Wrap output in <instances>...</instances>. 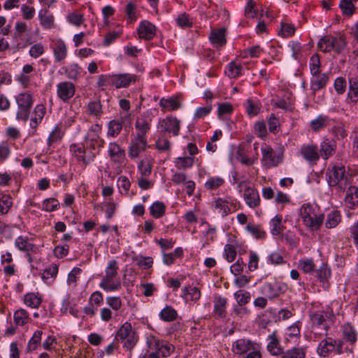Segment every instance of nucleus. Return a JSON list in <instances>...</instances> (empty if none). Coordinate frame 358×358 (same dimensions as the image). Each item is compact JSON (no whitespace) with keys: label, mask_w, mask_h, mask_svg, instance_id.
Segmentation results:
<instances>
[{"label":"nucleus","mask_w":358,"mask_h":358,"mask_svg":"<svg viewBox=\"0 0 358 358\" xmlns=\"http://www.w3.org/2000/svg\"><path fill=\"white\" fill-rule=\"evenodd\" d=\"M299 215L304 226L310 231H317L324 222V215L317 207L305 203L299 209Z\"/></svg>","instance_id":"nucleus-1"},{"label":"nucleus","mask_w":358,"mask_h":358,"mask_svg":"<svg viewBox=\"0 0 358 358\" xmlns=\"http://www.w3.org/2000/svg\"><path fill=\"white\" fill-rule=\"evenodd\" d=\"M335 314L331 307H327L322 311H317L310 315L312 332L314 335L327 336L329 329V321H333Z\"/></svg>","instance_id":"nucleus-2"},{"label":"nucleus","mask_w":358,"mask_h":358,"mask_svg":"<svg viewBox=\"0 0 358 358\" xmlns=\"http://www.w3.org/2000/svg\"><path fill=\"white\" fill-rule=\"evenodd\" d=\"M138 76L131 73H119L113 75H100L97 85L99 87L114 86L117 89L128 87L131 84L135 83Z\"/></svg>","instance_id":"nucleus-3"},{"label":"nucleus","mask_w":358,"mask_h":358,"mask_svg":"<svg viewBox=\"0 0 358 358\" xmlns=\"http://www.w3.org/2000/svg\"><path fill=\"white\" fill-rule=\"evenodd\" d=\"M117 263L112 259L108 262L106 268L105 275L99 283V287L106 292H115L119 290L122 287L120 279L116 278L117 275Z\"/></svg>","instance_id":"nucleus-4"},{"label":"nucleus","mask_w":358,"mask_h":358,"mask_svg":"<svg viewBox=\"0 0 358 358\" xmlns=\"http://www.w3.org/2000/svg\"><path fill=\"white\" fill-rule=\"evenodd\" d=\"M115 340L123 343V348L131 354L132 349L138 341V336L129 322L124 323L117 331Z\"/></svg>","instance_id":"nucleus-5"},{"label":"nucleus","mask_w":358,"mask_h":358,"mask_svg":"<svg viewBox=\"0 0 358 358\" xmlns=\"http://www.w3.org/2000/svg\"><path fill=\"white\" fill-rule=\"evenodd\" d=\"M327 176L330 186H336L342 191H344L349 184L348 178L345 176V169L343 165H334L329 169Z\"/></svg>","instance_id":"nucleus-6"},{"label":"nucleus","mask_w":358,"mask_h":358,"mask_svg":"<svg viewBox=\"0 0 358 358\" xmlns=\"http://www.w3.org/2000/svg\"><path fill=\"white\" fill-rule=\"evenodd\" d=\"M15 101L18 108L16 114L17 119L23 121L27 120L34 101L33 95L28 92H24L16 96Z\"/></svg>","instance_id":"nucleus-7"},{"label":"nucleus","mask_w":358,"mask_h":358,"mask_svg":"<svg viewBox=\"0 0 358 358\" xmlns=\"http://www.w3.org/2000/svg\"><path fill=\"white\" fill-rule=\"evenodd\" d=\"M346 42L343 36L334 37L326 35L320 39L317 47L323 52H329L334 50L336 53H341L345 48Z\"/></svg>","instance_id":"nucleus-8"},{"label":"nucleus","mask_w":358,"mask_h":358,"mask_svg":"<svg viewBox=\"0 0 358 358\" xmlns=\"http://www.w3.org/2000/svg\"><path fill=\"white\" fill-rule=\"evenodd\" d=\"M238 202L231 196L224 198H215L212 207L222 217H225L228 215L237 210Z\"/></svg>","instance_id":"nucleus-9"},{"label":"nucleus","mask_w":358,"mask_h":358,"mask_svg":"<svg viewBox=\"0 0 358 358\" xmlns=\"http://www.w3.org/2000/svg\"><path fill=\"white\" fill-rule=\"evenodd\" d=\"M70 151L77 161L81 162L85 167L92 163L96 155L94 150H90L85 145L74 143L70 146Z\"/></svg>","instance_id":"nucleus-10"},{"label":"nucleus","mask_w":358,"mask_h":358,"mask_svg":"<svg viewBox=\"0 0 358 358\" xmlns=\"http://www.w3.org/2000/svg\"><path fill=\"white\" fill-rule=\"evenodd\" d=\"M101 127L99 124L92 125L84 137V145L90 150H95L103 147L105 141L101 137Z\"/></svg>","instance_id":"nucleus-11"},{"label":"nucleus","mask_w":358,"mask_h":358,"mask_svg":"<svg viewBox=\"0 0 358 358\" xmlns=\"http://www.w3.org/2000/svg\"><path fill=\"white\" fill-rule=\"evenodd\" d=\"M146 343L150 350L157 351L163 357H169L175 350L172 344L166 341L159 340L152 335L147 336Z\"/></svg>","instance_id":"nucleus-12"},{"label":"nucleus","mask_w":358,"mask_h":358,"mask_svg":"<svg viewBox=\"0 0 358 358\" xmlns=\"http://www.w3.org/2000/svg\"><path fill=\"white\" fill-rule=\"evenodd\" d=\"M262 158V162L268 167H275L282 162V154L275 152L266 143H263L261 148Z\"/></svg>","instance_id":"nucleus-13"},{"label":"nucleus","mask_w":358,"mask_h":358,"mask_svg":"<svg viewBox=\"0 0 358 358\" xmlns=\"http://www.w3.org/2000/svg\"><path fill=\"white\" fill-rule=\"evenodd\" d=\"M333 351L337 354H341L343 352L342 341H336L331 338H328L322 340L317 347V352L319 355L322 357L328 356Z\"/></svg>","instance_id":"nucleus-14"},{"label":"nucleus","mask_w":358,"mask_h":358,"mask_svg":"<svg viewBox=\"0 0 358 358\" xmlns=\"http://www.w3.org/2000/svg\"><path fill=\"white\" fill-rule=\"evenodd\" d=\"M299 155L311 165H315L320 158L317 145L313 143L301 145Z\"/></svg>","instance_id":"nucleus-15"},{"label":"nucleus","mask_w":358,"mask_h":358,"mask_svg":"<svg viewBox=\"0 0 358 358\" xmlns=\"http://www.w3.org/2000/svg\"><path fill=\"white\" fill-rule=\"evenodd\" d=\"M57 97L64 103H68L76 93L75 85L69 81H62L57 84Z\"/></svg>","instance_id":"nucleus-16"},{"label":"nucleus","mask_w":358,"mask_h":358,"mask_svg":"<svg viewBox=\"0 0 358 358\" xmlns=\"http://www.w3.org/2000/svg\"><path fill=\"white\" fill-rule=\"evenodd\" d=\"M103 302V296L99 291L94 292L90 296L87 304L83 308V313L88 317H94L98 308Z\"/></svg>","instance_id":"nucleus-17"},{"label":"nucleus","mask_w":358,"mask_h":358,"mask_svg":"<svg viewBox=\"0 0 358 358\" xmlns=\"http://www.w3.org/2000/svg\"><path fill=\"white\" fill-rule=\"evenodd\" d=\"M148 147L146 138L134 137L131 140L128 148V155L131 159H137L141 152Z\"/></svg>","instance_id":"nucleus-18"},{"label":"nucleus","mask_w":358,"mask_h":358,"mask_svg":"<svg viewBox=\"0 0 358 358\" xmlns=\"http://www.w3.org/2000/svg\"><path fill=\"white\" fill-rule=\"evenodd\" d=\"M243 197L250 208H255L260 206L261 200L258 191L250 185H245Z\"/></svg>","instance_id":"nucleus-19"},{"label":"nucleus","mask_w":358,"mask_h":358,"mask_svg":"<svg viewBox=\"0 0 358 358\" xmlns=\"http://www.w3.org/2000/svg\"><path fill=\"white\" fill-rule=\"evenodd\" d=\"M152 118L149 115H143L138 117L135 122L136 134L135 137L146 138V134L150 129Z\"/></svg>","instance_id":"nucleus-20"},{"label":"nucleus","mask_w":358,"mask_h":358,"mask_svg":"<svg viewBox=\"0 0 358 358\" xmlns=\"http://www.w3.org/2000/svg\"><path fill=\"white\" fill-rule=\"evenodd\" d=\"M108 157L116 164H122L125 159V150L116 142H111L108 145Z\"/></svg>","instance_id":"nucleus-21"},{"label":"nucleus","mask_w":358,"mask_h":358,"mask_svg":"<svg viewBox=\"0 0 358 358\" xmlns=\"http://www.w3.org/2000/svg\"><path fill=\"white\" fill-rule=\"evenodd\" d=\"M54 58L56 62H63L67 57V46L62 39L54 40L51 44Z\"/></svg>","instance_id":"nucleus-22"},{"label":"nucleus","mask_w":358,"mask_h":358,"mask_svg":"<svg viewBox=\"0 0 358 358\" xmlns=\"http://www.w3.org/2000/svg\"><path fill=\"white\" fill-rule=\"evenodd\" d=\"M137 32L141 38L151 40L156 34V27L148 20H143L138 25Z\"/></svg>","instance_id":"nucleus-23"},{"label":"nucleus","mask_w":358,"mask_h":358,"mask_svg":"<svg viewBox=\"0 0 358 358\" xmlns=\"http://www.w3.org/2000/svg\"><path fill=\"white\" fill-rule=\"evenodd\" d=\"M159 127L162 128L164 131L178 136L180 129V120L174 117H167L159 122Z\"/></svg>","instance_id":"nucleus-24"},{"label":"nucleus","mask_w":358,"mask_h":358,"mask_svg":"<svg viewBox=\"0 0 358 358\" xmlns=\"http://www.w3.org/2000/svg\"><path fill=\"white\" fill-rule=\"evenodd\" d=\"M336 143L335 141L329 138H324L320 145V157L327 160L330 158L336 152Z\"/></svg>","instance_id":"nucleus-25"},{"label":"nucleus","mask_w":358,"mask_h":358,"mask_svg":"<svg viewBox=\"0 0 358 358\" xmlns=\"http://www.w3.org/2000/svg\"><path fill=\"white\" fill-rule=\"evenodd\" d=\"M261 293L269 299L277 298L282 292L278 282H265L261 287Z\"/></svg>","instance_id":"nucleus-26"},{"label":"nucleus","mask_w":358,"mask_h":358,"mask_svg":"<svg viewBox=\"0 0 358 358\" xmlns=\"http://www.w3.org/2000/svg\"><path fill=\"white\" fill-rule=\"evenodd\" d=\"M15 245L19 250L27 253L28 260L30 262L32 261L29 253L36 252V248L34 244L29 241L27 237L22 236H18L15 241Z\"/></svg>","instance_id":"nucleus-27"},{"label":"nucleus","mask_w":358,"mask_h":358,"mask_svg":"<svg viewBox=\"0 0 358 358\" xmlns=\"http://www.w3.org/2000/svg\"><path fill=\"white\" fill-rule=\"evenodd\" d=\"M255 344V343L248 339H238L233 343L232 350L235 354L244 357Z\"/></svg>","instance_id":"nucleus-28"},{"label":"nucleus","mask_w":358,"mask_h":358,"mask_svg":"<svg viewBox=\"0 0 358 358\" xmlns=\"http://www.w3.org/2000/svg\"><path fill=\"white\" fill-rule=\"evenodd\" d=\"M209 39L214 47L217 48L224 46L227 43L226 29L219 28L213 29L210 31Z\"/></svg>","instance_id":"nucleus-29"},{"label":"nucleus","mask_w":358,"mask_h":358,"mask_svg":"<svg viewBox=\"0 0 358 358\" xmlns=\"http://www.w3.org/2000/svg\"><path fill=\"white\" fill-rule=\"evenodd\" d=\"M349 89L347 94V102L356 103L358 101V78L355 76L348 78Z\"/></svg>","instance_id":"nucleus-30"},{"label":"nucleus","mask_w":358,"mask_h":358,"mask_svg":"<svg viewBox=\"0 0 358 358\" xmlns=\"http://www.w3.org/2000/svg\"><path fill=\"white\" fill-rule=\"evenodd\" d=\"M227 299L216 296L213 301V312L220 318H224L227 315Z\"/></svg>","instance_id":"nucleus-31"},{"label":"nucleus","mask_w":358,"mask_h":358,"mask_svg":"<svg viewBox=\"0 0 358 358\" xmlns=\"http://www.w3.org/2000/svg\"><path fill=\"white\" fill-rule=\"evenodd\" d=\"M38 18L40 24L44 29H51L55 27L54 15L47 8L39 10Z\"/></svg>","instance_id":"nucleus-32"},{"label":"nucleus","mask_w":358,"mask_h":358,"mask_svg":"<svg viewBox=\"0 0 358 358\" xmlns=\"http://www.w3.org/2000/svg\"><path fill=\"white\" fill-rule=\"evenodd\" d=\"M246 113L250 117H255L262 110V103L258 99H248L243 104Z\"/></svg>","instance_id":"nucleus-33"},{"label":"nucleus","mask_w":358,"mask_h":358,"mask_svg":"<svg viewBox=\"0 0 358 358\" xmlns=\"http://www.w3.org/2000/svg\"><path fill=\"white\" fill-rule=\"evenodd\" d=\"M268 343H267V350L272 355L278 356L282 355L283 353V350L282 347L280 346V341L278 339L275 333L269 335L268 337Z\"/></svg>","instance_id":"nucleus-34"},{"label":"nucleus","mask_w":358,"mask_h":358,"mask_svg":"<svg viewBox=\"0 0 358 358\" xmlns=\"http://www.w3.org/2000/svg\"><path fill=\"white\" fill-rule=\"evenodd\" d=\"M329 80V77L326 73H318L315 76H312L310 80V88L313 93L324 88Z\"/></svg>","instance_id":"nucleus-35"},{"label":"nucleus","mask_w":358,"mask_h":358,"mask_svg":"<svg viewBox=\"0 0 358 358\" xmlns=\"http://www.w3.org/2000/svg\"><path fill=\"white\" fill-rule=\"evenodd\" d=\"M330 119L324 115H320L310 121L309 125L312 131L319 132L329 124Z\"/></svg>","instance_id":"nucleus-36"},{"label":"nucleus","mask_w":358,"mask_h":358,"mask_svg":"<svg viewBox=\"0 0 358 358\" xmlns=\"http://www.w3.org/2000/svg\"><path fill=\"white\" fill-rule=\"evenodd\" d=\"M46 113V108L43 104H38L34 108L33 116L30 120V127L36 129L42 122Z\"/></svg>","instance_id":"nucleus-37"},{"label":"nucleus","mask_w":358,"mask_h":358,"mask_svg":"<svg viewBox=\"0 0 358 358\" xmlns=\"http://www.w3.org/2000/svg\"><path fill=\"white\" fill-rule=\"evenodd\" d=\"M324 225L327 229H333L336 227L341 222V214L340 211L334 210L327 213L324 217Z\"/></svg>","instance_id":"nucleus-38"},{"label":"nucleus","mask_w":358,"mask_h":358,"mask_svg":"<svg viewBox=\"0 0 358 358\" xmlns=\"http://www.w3.org/2000/svg\"><path fill=\"white\" fill-rule=\"evenodd\" d=\"M343 336L345 341L350 344H355L357 339V332L355 327L350 323H346L342 327Z\"/></svg>","instance_id":"nucleus-39"},{"label":"nucleus","mask_w":358,"mask_h":358,"mask_svg":"<svg viewBox=\"0 0 358 358\" xmlns=\"http://www.w3.org/2000/svg\"><path fill=\"white\" fill-rule=\"evenodd\" d=\"M159 106L164 110H176L180 108L181 103L177 97L172 96L168 99H161Z\"/></svg>","instance_id":"nucleus-40"},{"label":"nucleus","mask_w":358,"mask_h":358,"mask_svg":"<svg viewBox=\"0 0 358 358\" xmlns=\"http://www.w3.org/2000/svg\"><path fill=\"white\" fill-rule=\"evenodd\" d=\"M64 136V132L62 130V128L59 125H57L50 134L48 140L47 145L48 147H53L55 145H57L60 143L62 137Z\"/></svg>","instance_id":"nucleus-41"},{"label":"nucleus","mask_w":358,"mask_h":358,"mask_svg":"<svg viewBox=\"0 0 358 358\" xmlns=\"http://www.w3.org/2000/svg\"><path fill=\"white\" fill-rule=\"evenodd\" d=\"M43 331L41 330H36L34 332L31 338L29 339L27 346V352H31L41 345Z\"/></svg>","instance_id":"nucleus-42"},{"label":"nucleus","mask_w":358,"mask_h":358,"mask_svg":"<svg viewBox=\"0 0 358 358\" xmlns=\"http://www.w3.org/2000/svg\"><path fill=\"white\" fill-rule=\"evenodd\" d=\"M306 350L303 347H293L283 353L280 358H306Z\"/></svg>","instance_id":"nucleus-43"},{"label":"nucleus","mask_w":358,"mask_h":358,"mask_svg":"<svg viewBox=\"0 0 358 358\" xmlns=\"http://www.w3.org/2000/svg\"><path fill=\"white\" fill-rule=\"evenodd\" d=\"M159 318L164 322H171L176 320L178 313L171 306H166L159 314Z\"/></svg>","instance_id":"nucleus-44"},{"label":"nucleus","mask_w":358,"mask_h":358,"mask_svg":"<svg viewBox=\"0 0 358 358\" xmlns=\"http://www.w3.org/2000/svg\"><path fill=\"white\" fill-rule=\"evenodd\" d=\"M242 71L241 64L232 61L227 66L225 73L229 78H236L242 75Z\"/></svg>","instance_id":"nucleus-45"},{"label":"nucleus","mask_w":358,"mask_h":358,"mask_svg":"<svg viewBox=\"0 0 358 358\" xmlns=\"http://www.w3.org/2000/svg\"><path fill=\"white\" fill-rule=\"evenodd\" d=\"M122 123L123 121L122 120H113L110 121L108 124L107 136L112 138L117 136L122 129Z\"/></svg>","instance_id":"nucleus-46"},{"label":"nucleus","mask_w":358,"mask_h":358,"mask_svg":"<svg viewBox=\"0 0 358 358\" xmlns=\"http://www.w3.org/2000/svg\"><path fill=\"white\" fill-rule=\"evenodd\" d=\"M282 215H277L269 222L271 233L273 236H278L282 233L284 227L282 224Z\"/></svg>","instance_id":"nucleus-47"},{"label":"nucleus","mask_w":358,"mask_h":358,"mask_svg":"<svg viewBox=\"0 0 358 358\" xmlns=\"http://www.w3.org/2000/svg\"><path fill=\"white\" fill-rule=\"evenodd\" d=\"M345 203L350 208H353L358 204V188L355 186H350L348 190L345 198Z\"/></svg>","instance_id":"nucleus-48"},{"label":"nucleus","mask_w":358,"mask_h":358,"mask_svg":"<svg viewBox=\"0 0 358 358\" xmlns=\"http://www.w3.org/2000/svg\"><path fill=\"white\" fill-rule=\"evenodd\" d=\"M13 199L8 194L1 192L0 195V213L7 214L13 206Z\"/></svg>","instance_id":"nucleus-49"},{"label":"nucleus","mask_w":358,"mask_h":358,"mask_svg":"<svg viewBox=\"0 0 358 358\" xmlns=\"http://www.w3.org/2000/svg\"><path fill=\"white\" fill-rule=\"evenodd\" d=\"M41 297L38 293H28L24 296V303L32 308H38L41 303Z\"/></svg>","instance_id":"nucleus-50"},{"label":"nucleus","mask_w":358,"mask_h":358,"mask_svg":"<svg viewBox=\"0 0 358 358\" xmlns=\"http://www.w3.org/2000/svg\"><path fill=\"white\" fill-rule=\"evenodd\" d=\"M14 322L17 326H24L29 320V313L24 309L20 308L15 311L13 315Z\"/></svg>","instance_id":"nucleus-51"},{"label":"nucleus","mask_w":358,"mask_h":358,"mask_svg":"<svg viewBox=\"0 0 358 358\" xmlns=\"http://www.w3.org/2000/svg\"><path fill=\"white\" fill-rule=\"evenodd\" d=\"M166 206L161 201H155L150 207V214L155 218H160L165 214Z\"/></svg>","instance_id":"nucleus-52"},{"label":"nucleus","mask_w":358,"mask_h":358,"mask_svg":"<svg viewBox=\"0 0 358 358\" xmlns=\"http://www.w3.org/2000/svg\"><path fill=\"white\" fill-rule=\"evenodd\" d=\"M58 266L56 264H51L41 273V278L45 282H49L50 279L55 278L58 273Z\"/></svg>","instance_id":"nucleus-53"},{"label":"nucleus","mask_w":358,"mask_h":358,"mask_svg":"<svg viewBox=\"0 0 358 358\" xmlns=\"http://www.w3.org/2000/svg\"><path fill=\"white\" fill-rule=\"evenodd\" d=\"M298 266L306 273H313L315 270V265L311 258L300 259L298 263Z\"/></svg>","instance_id":"nucleus-54"},{"label":"nucleus","mask_w":358,"mask_h":358,"mask_svg":"<svg viewBox=\"0 0 358 358\" xmlns=\"http://www.w3.org/2000/svg\"><path fill=\"white\" fill-rule=\"evenodd\" d=\"M138 169L142 177H148L152 172V162L150 158H145L140 162Z\"/></svg>","instance_id":"nucleus-55"},{"label":"nucleus","mask_w":358,"mask_h":358,"mask_svg":"<svg viewBox=\"0 0 358 358\" xmlns=\"http://www.w3.org/2000/svg\"><path fill=\"white\" fill-rule=\"evenodd\" d=\"M82 273V269L78 267H74L68 274L67 285L72 288L77 286L79 280V275Z\"/></svg>","instance_id":"nucleus-56"},{"label":"nucleus","mask_w":358,"mask_h":358,"mask_svg":"<svg viewBox=\"0 0 358 358\" xmlns=\"http://www.w3.org/2000/svg\"><path fill=\"white\" fill-rule=\"evenodd\" d=\"M64 69L66 77L71 80H76L80 74V67L78 64H71Z\"/></svg>","instance_id":"nucleus-57"},{"label":"nucleus","mask_w":358,"mask_h":358,"mask_svg":"<svg viewBox=\"0 0 358 358\" xmlns=\"http://www.w3.org/2000/svg\"><path fill=\"white\" fill-rule=\"evenodd\" d=\"M87 111L90 115L99 117L102 114V106L99 101H91L87 106Z\"/></svg>","instance_id":"nucleus-58"},{"label":"nucleus","mask_w":358,"mask_h":358,"mask_svg":"<svg viewBox=\"0 0 358 358\" xmlns=\"http://www.w3.org/2000/svg\"><path fill=\"white\" fill-rule=\"evenodd\" d=\"M238 246V244H231L229 243L225 245L224 250V254L225 259L229 262H231L234 261V259L236 257L237 252H236V248Z\"/></svg>","instance_id":"nucleus-59"},{"label":"nucleus","mask_w":358,"mask_h":358,"mask_svg":"<svg viewBox=\"0 0 358 358\" xmlns=\"http://www.w3.org/2000/svg\"><path fill=\"white\" fill-rule=\"evenodd\" d=\"M224 183V180L221 177H211L205 182V188L208 190H215Z\"/></svg>","instance_id":"nucleus-60"},{"label":"nucleus","mask_w":358,"mask_h":358,"mask_svg":"<svg viewBox=\"0 0 358 358\" xmlns=\"http://www.w3.org/2000/svg\"><path fill=\"white\" fill-rule=\"evenodd\" d=\"M234 295L238 305L239 306H245L248 303L251 298V295L249 292L242 289L236 292Z\"/></svg>","instance_id":"nucleus-61"},{"label":"nucleus","mask_w":358,"mask_h":358,"mask_svg":"<svg viewBox=\"0 0 358 358\" xmlns=\"http://www.w3.org/2000/svg\"><path fill=\"white\" fill-rule=\"evenodd\" d=\"M247 231L251 234L255 238L262 239L266 237L265 231L260 225L248 224L246 226Z\"/></svg>","instance_id":"nucleus-62"},{"label":"nucleus","mask_w":358,"mask_h":358,"mask_svg":"<svg viewBox=\"0 0 358 358\" xmlns=\"http://www.w3.org/2000/svg\"><path fill=\"white\" fill-rule=\"evenodd\" d=\"M250 310L248 308L243 306L236 305L234 306L231 312V316L235 320L243 319L250 314Z\"/></svg>","instance_id":"nucleus-63"},{"label":"nucleus","mask_w":358,"mask_h":358,"mask_svg":"<svg viewBox=\"0 0 358 358\" xmlns=\"http://www.w3.org/2000/svg\"><path fill=\"white\" fill-rule=\"evenodd\" d=\"M194 164V157H180L176 159L175 165L178 169H187L191 168Z\"/></svg>","instance_id":"nucleus-64"}]
</instances>
